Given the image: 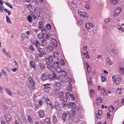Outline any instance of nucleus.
Instances as JSON below:
<instances>
[{
    "mask_svg": "<svg viewBox=\"0 0 124 124\" xmlns=\"http://www.w3.org/2000/svg\"><path fill=\"white\" fill-rule=\"evenodd\" d=\"M102 110L100 109H98L96 111V115L97 118L99 119L102 115Z\"/></svg>",
    "mask_w": 124,
    "mask_h": 124,
    "instance_id": "9",
    "label": "nucleus"
},
{
    "mask_svg": "<svg viewBox=\"0 0 124 124\" xmlns=\"http://www.w3.org/2000/svg\"><path fill=\"white\" fill-rule=\"evenodd\" d=\"M70 105V106L72 108H77L76 107V105L73 102H72L69 103Z\"/></svg>",
    "mask_w": 124,
    "mask_h": 124,
    "instance_id": "27",
    "label": "nucleus"
},
{
    "mask_svg": "<svg viewBox=\"0 0 124 124\" xmlns=\"http://www.w3.org/2000/svg\"><path fill=\"white\" fill-rule=\"evenodd\" d=\"M67 114L68 113H64L62 114V119L64 121H65L66 120V119L67 116Z\"/></svg>",
    "mask_w": 124,
    "mask_h": 124,
    "instance_id": "19",
    "label": "nucleus"
},
{
    "mask_svg": "<svg viewBox=\"0 0 124 124\" xmlns=\"http://www.w3.org/2000/svg\"><path fill=\"white\" fill-rule=\"evenodd\" d=\"M96 101L97 105H99V104L102 102L101 98V97H98L96 99Z\"/></svg>",
    "mask_w": 124,
    "mask_h": 124,
    "instance_id": "20",
    "label": "nucleus"
},
{
    "mask_svg": "<svg viewBox=\"0 0 124 124\" xmlns=\"http://www.w3.org/2000/svg\"><path fill=\"white\" fill-rule=\"evenodd\" d=\"M78 15L80 16L83 17V18H85L86 17L88 18L87 17V14L85 12H83L81 11H78Z\"/></svg>",
    "mask_w": 124,
    "mask_h": 124,
    "instance_id": "7",
    "label": "nucleus"
},
{
    "mask_svg": "<svg viewBox=\"0 0 124 124\" xmlns=\"http://www.w3.org/2000/svg\"><path fill=\"white\" fill-rule=\"evenodd\" d=\"M5 3L7 6L10 7V8L11 9L12 8V6L11 4L8 2H6Z\"/></svg>",
    "mask_w": 124,
    "mask_h": 124,
    "instance_id": "48",
    "label": "nucleus"
},
{
    "mask_svg": "<svg viewBox=\"0 0 124 124\" xmlns=\"http://www.w3.org/2000/svg\"><path fill=\"white\" fill-rule=\"evenodd\" d=\"M110 21V19L109 18L105 19L104 21L106 23H108Z\"/></svg>",
    "mask_w": 124,
    "mask_h": 124,
    "instance_id": "54",
    "label": "nucleus"
},
{
    "mask_svg": "<svg viewBox=\"0 0 124 124\" xmlns=\"http://www.w3.org/2000/svg\"><path fill=\"white\" fill-rule=\"evenodd\" d=\"M38 114L39 116L41 118L43 117L44 115V111L42 110H39L38 111Z\"/></svg>",
    "mask_w": 124,
    "mask_h": 124,
    "instance_id": "14",
    "label": "nucleus"
},
{
    "mask_svg": "<svg viewBox=\"0 0 124 124\" xmlns=\"http://www.w3.org/2000/svg\"><path fill=\"white\" fill-rule=\"evenodd\" d=\"M35 45L36 48H39L40 46V44L39 42L38 41H36V42L35 43Z\"/></svg>",
    "mask_w": 124,
    "mask_h": 124,
    "instance_id": "32",
    "label": "nucleus"
},
{
    "mask_svg": "<svg viewBox=\"0 0 124 124\" xmlns=\"http://www.w3.org/2000/svg\"><path fill=\"white\" fill-rule=\"evenodd\" d=\"M30 64L31 66L35 70L36 68L35 66L34 63L33 61H31L30 62Z\"/></svg>",
    "mask_w": 124,
    "mask_h": 124,
    "instance_id": "22",
    "label": "nucleus"
},
{
    "mask_svg": "<svg viewBox=\"0 0 124 124\" xmlns=\"http://www.w3.org/2000/svg\"><path fill=\"white\" fill-rule=\"evenodd\" d=\"M59 54L58 52L57 51L54 52H53V56L54 58H57L55 60V61H58V59L57 58Z\"/></svg>",
    "mask_w": 124,
    "mask_h": 124,
    "instance_id": "15",
    "label": "nucleus"
},
{
    "mask_svg": "<svg viewBox=\"0 0 124 124\" xmlns=\"http://www.w3.org/2000/svg\"><path fill=\"white\" fill-rule=\"evenodd\" d=\"M43 33H39L38 34V37L39 39H42L43 38Z\"/></svg>",
    "mask_w": 124,
    "mask_h": 124,
    "instance_id": "35",
    "label": "nucleus"
},
{
    "mask_svg": "<svg viewBox=\"0 0 124 124\" xmlns=\"http://www.w3.org/2000/svg\"><path fill=\"white\" fill-rule=\"evenodd\" d=\"M47 76L44 74H42L41 75V78L42 80L43 81L46 80L47 78Z\"/></svg>",
    "mask_w": 124,
    "mask_h": 124,
    "instance_id": "23",
    "label": "nucleus"
},
{
    "mask_svg": "<svg viewBox=\"0 0 124 124\" xmlns=\"http://www.w3.org/2000/svg\"><path fill=\"white\" fill-rule=\"evenodd\" d=\"M6 20L8 23H11V22L9 17L7 16H6Z\"/></svg>",
    "mask_w": 124,
    "mask_h": 124,
    "instance_id": "44",
    "label": "nucleus"
},
{
    "mask_svg": "<svg viewBox=\"0 0 124 124\" xmlns=\"http://www.w3.org/2000/svg\"><path fill=\"white\" fill-rule=\"evenodd\" d=\"M4 54L7 55V56H8L9 57H10V55L9 53L8 52H4Z\"/></svg>",
    "mask_w": 124,
    "mask_h": 124,
    "instance_id": "57",
    "label": "nucleus"
},
{
    "mask_svg": "<svg viewBox=\"0 0 124 124\" xmlns=\"http://www.w3.org/2000/svg\"><path fill=\"white\" fill-rule=\"evenodd\" d=\"M61 74H62L63 77H65L66 76V72L64 71H61L60 72Z\"/></svg>",
    "mask_w": 124,
    "mask_h": 124,
    "instance_id": "34",
    "label": "nucleus"
},
{
    "mask_svg": "<svg viewBox=\"0 0 124 124\" xmlns=\"http://www.w3.org/2000/svg\"><path fill=\"white\" fill-rule=\"evenodd\" d=\"M46 28L47 29H51V25L49 24H47L46 25Z\"/></svg>",
    "mask_w": 124,
    "mask_h": 124,
    "instance_id": "45",
    "label": "nucleus"
},
{
    "mask_svg": "<svg viewBox=\"0 0 124 124\" xmlns=\"http://www.w3.org/2000/svg\"><path fill=\"white\" fill-rule=\"evenodd\" d=\"M120 71L124 74V68H120Z\"/></svg>",
    "mask_w": 124,
    "mask_h": 124,
    "instance_id": "56",
    "label": "nucleus"
},
{
    "mask_svg": "<svg viewBox=\"0 0 124 124\" xmlns=\"http://www.w3.org/2000/svg\"><path fill=\"white\" fill-rule=\"evenodd\" d=\"M50 35V34H47L46 37V38L47 39H48L49 38V36Z\"/></svg>",
    "mask_w": 124,
    "mask_h": 124,
    "instance_id": "63",
    "label": "nucleus"
},
{
    "mask_svg": "<svg viewBox=\"0 0 124 124\" xmlns=\"http://www.w3.org/2000/svg\"><path fill=\"white\" fill-rule=\"evenodd\" d=\"M0 92L1 93H3V88L1 86H0Z\"/></svg>",
    "mask_w": 124,
    "mask_h": 124,
    "instance_id": "60",
    "label": "nucleus"
},
{
    "mask_svg": "<svg viewBox=\"0 0 124 124\" xmlns=\"http://www.w3.org/2000/svg\"><path fill=\"white\" fill-rule=\"evenodd\" d=\"M110 2L112 4H115L116 3L117 0H110Z\"/></svg>",
    "mask_w": 124,
    "mask_h": 124,
    "instance_id": "41",
    "label": "nucleus"
},
{
    "mask_svg": "<svg viewBox=\"0 0 124 124\" xmlns=\"http://www.w3.org/2000/svg\"><path fill=\"white\" fill-rule=\"evenodd\" d=\"M53 120L54 123H56L57 121V119L56 118V117L54 115L53 116Z\"/></svg>",
    "mask_w": 124,
    "mask_h": 124,
    "instance_id": "36",
    "label": "nucleus"
},
{
    "mask_svg": "<svg viewBox=\"0 0 124 124\" xmlns=\"http://www.w3.org/2000/svg\"><path fill=\"white\" fill-rule=\"evenodd\" d=\"M27 119L29 122L31 123L32 121L31 118L30 116H29L27 117Z\"/></svg>",
    "mask_w": 124,
    "mask_h": 124,
    "instance_id": "42",
    "label": "nucleus"
},
{
    "mask_svg": "<svg viewBox=\"0 0 124 124\" xmlns=\"http://www.w3.org/2000/svg\"><path fill=\"white\" fill-rule=\"evenodd\" d=\"M38 50L39 53L38 56L40 57H41L44 54V52L43 49L39 47L38 48Z\"/></svg>",
    "mask_w": 124,
    "mask_h": 124,
    "instance_id": "10",
    "label": "nucleus"
},
{
    "mask_svg": "<svg viewBox=\"0 0 124 124\" xmlns=\"http://www.w3.org/2000/svg\"><path fill=\"white\" fill-rule=\"evenodd\" d=\"M58 94L59 95V97L60 99L64 101H66L67 98L66 97L64 96L63 93L62 92H59L58 93Z\"/></svg>",
    "mask_w": 124,
    "mask_h": 124,
    "instance_id": "5",
    "label": "nucleus"
},
{
    "mask_svg": "<svg viewBox=\"0 0 124 124\" xmlns=\"http://www.w3.org/2000/svg\"><path fill=\"white\" fill-rule=\"evenodd\" d=\"M47 48L49 49V50L51 51H53L54 48L53 47L51 46H49L47 47Z\"/></svg>",
    "mask_w": 124,
    "mask_h": 124,
    "instance_id": "38",
    "label": "nucleus"
},
{
    "mask_svg": "<svg viewBox=\"0 0 124 124\" xmlns=\"http://www.w3.org/2000/svg\"><path fill=\"white\" fill-rule=\"evenodd\" d=\"M32 18L31 16H29L27 17V19L28 21L30 22H31L32 20Z\"/></svg>",
    "mask_w": 124,
    "mask_h": 124,
    "instance_id": "39",
    "label": "nucleus"
},
{
    "mask_svg": "<svg viewBox=\"0 0 124 124\" xmlns=\"http://www.w3.org/2000/svg\"><path fill=\"white\" fill-rule=\"evenodd\" d=\"M31 16L33 17L34 19H37L38 18L37 17L33 14V13L32 12H31Z\"/></svg>",
    "mask_w": 124,
    "mask_h": 124,
    "instance_id": "43",
    "label": "nucleus"
},
{
    "mask_svg": "<svg viewBox=\"0 0 124 124\" xmlns=\"http://www.w3.org/2000/svg\"><path fill=\"white\" fill-rule=\"evenodd\" d=\"M101 92L102 93H103L104 95H105L106 93L105 90L104 88H102V90H101Z\"/></svg>",
    "mask_w": 124,
    "mask_h": 124,
    "instance_id": "49",
    "label": "nucleus"
},
{
    "mask_svg": "<svg viewBox=\"0 0 124 124\" xmlns=\"http://www.w3.org/2000/svg\"><path fill=\"white\" fill-rule=\"evenodd\" d=\"M54 106H55V108L58 111L60 110L61 108V105L58 103H56Z\"/></svg>",
    "mask_w": 124,
    "mask_h": 124,
    "instance_id": "17",
    "label": "nucleus"
},
{
    "mask_svg": "<svg viewBox=\"0 0 124 124\" xmlns=\"http://www.w3.org/2000/svg\"><path fill=\"white\" fill-rule=\"evenodd\" d=\"M90 93L92 96H93L95 94V92H94V90L92 89H91L90 91Z\"/></svg>",
    "mask_w": 124,
    "mask_h": 124,
    "instance_id": "31",
    "label": "nucleus"
},
{
    "mask_svg": "<svg viewBox=\"0 0 124 124\" xmlns=\"http://www.w3.org/2000/svg\"><path fill=\"white\" fill-rule=\"evenodd\" d=\"M72 87L71 84V83H69L68 85V90L69 91H70L71 92L72 91Z\"/></svg>",
    "mask_w": 124,
    "mask_h": 124,
    "instance_id": "25",
    "label": "nucleus"
},
{
    "mask_svg": "<svg viewBox=\"0 0 124 124\" xmlns=\"http://www.w3.org/2000/svg\"><path fill=\"white\" fill-rule=\"evenodd\" d=\"M61 105L62 106L63 108L65 110H67L70 108L69 105L66 104L64 102L61 103Z\"/></svg>",
    "mask_w": 124,
    "mask_h": 124,
    "instance_id": "12",
    "label": "nucleus"
},
{
    "mask_svg": "<svg viewBox=\"0 0 124 124\" xmlns=\"http://www.w3.org/2000/svg\"><path fill=\"white\" fill-rule=\"evenodd\" d=\"M79 111V108L78 107H77L75 108H72L70 111V113L73 116H74L77 114V112Z\"/></svg>",
    "mask_w": 124,
    "mask_h": 124,
    "instance_id": "4",
    "label": "nucleus"
},
{
    "mask_svg": "<svg viewBox=\"0 0 124 124\" xmlns=\"http://www.w3.org/2000/svg\"><path fill=\"white\" fill-rule=\"evenodd\" d=\"M28 80L29 89L30 90H31L34 88L35 85V81L31 77H30L29 78Z\"/></svg>",
    "mask_w": 124,
    "mask_h": 124,
    "instance_id": "2",
    "label": "nucleus"
},
{
    "mask_svg": "<svg viewBox=\"0 0 124 124\" xmlns=\"http://www.w3.org/2000/svg\"><path fill=\"white\" fill-rule=\"evenodd\" d=\"M39 28L41 29L42 32L41 33H43L44 34L46 33V29L45 28H44L42 26L39 27Z\"/></svg>",
    "mask_w": 124,
    "mask_h": 124,
    "instance_id": "24",
    "label": "nucleus"
},
{
    "mask_svg": "<svg viewBox=\"0 0 124 124\" xmlns=\"http://www.w3.org/2000/svg\"><path fill=\"white\" fill-rule=\"evenodd\" d=\"M39 66L40 68L42 69H43L44 68V66L42 64L40 63L39 64Z\"/></svg>",
    "mask_w": 124,
    "mask_h": 124,
    "instance_id": "52",
    "label": "nucleus"
},
{
    "mask_svg": "<svg viewBox=\"0 0 124 124\" xmlns=\"http://www.w3.org/2000/svg\"><path fill=\"white\" fill-rule=\"evenodd\" d=\"M106 62L108 64L110 65H111L112 64V62L110 61V59L108 58H107L106 59Z\"/></svg>",
    "mask_w": 124,
    "mask_h": 124,
    "instance_id": "30",
    "label": "nucleus"
},
{
    "mask_svg": "<svg viewBox=\"0 0 124 124\" xmlns=\"http://www.w3.org/2000/svg\"><path fill=\"white\" fill-rule=\"evenodd\" d=\"M53 59V58L51 56H50L46 58L47 68L51 72H53L52 75H50L49 78L52 79V78H51V77L52 76L53 77L52 78H54L57 79V78L54 74V72L59 73L61 71V69L58 66L59 63V61H55L54 62V67L51 65V63L52 62Z\"/></svg>",
    "mask_w": 124,
    "mask_h": 124,
    "instance_id": "1",
    "label": "nucleus"
},
{
    "mask_svg": "<svg viewBox=\"0 0 124 124\" xmlns=\"http://www.w3.org/2000/svg\"><path fill=\"white\" fill-rule=\"evenodd\" d=\"M51 42L53 46L55 47L57 46V44L56 39H51Z\"/></svg>",
    "mask_w": 124,
    "mask_h": 124,
    "instance_id": "16",
    "label": "nucleus"
},
{
    "mask_svg": "<svg viewBox=\"0 0 124 124\" xmlns=\"http://www.w3.org/2000/svg\"><path fill=\"white\" fill-rule=\"evenodd\" d=\"M121 11V9L120 7H118L117 8L115 11V12L114 14V16H117L118 14L120 13Z\"/></svg>",
    "mask_w": 124,
    "mask_h": 124,
    "instance_id": "8",
    "label": "nucleus"
},
{
    "mask_svg": "<svg viewBox=\"0 0 124 124\" xmlns=\"http://www.w3.org/2000/svg\"><path fill=\"white\" fill-rule=\"evenodd\" d=\"M101 79L102 82H103L105 81V78L104 77L101 76Z\"/></svg>",
    "mask_w": 124,
    "mask_h": 124,
    "instance_id": "58",
    "label": "nucleus"
},
{
    "mask_svg": "<svg viewBox=\"0 0 124 124\" xmlns=\"http://www.w3.org/2000/svg\"><path fill=\"white\" fill-rule=\"evenodd\" d=\"M41 8H35L34 9V12L36 14L38 17L40 16V14L41 13Z\"/></svg>",
    "mask_w": 124,
    "mask_h": 124,
    "instance_id": "6",
    "label": "nucleus"
},
{
    "mask_svg": "<svg viewBox=\"0 0 124 124\" xmlns=\"http://www.w3.org/2000/svg\"><path fill=\"white\" fill-rule=\"evenodd\" d=\"M86 27L87 29H91L93 27V25L91 23H86L85 24Z\"/></svg>",
    "mask_w": 124,
    "mask_h": 124,
    "instance_id": "13",
    "label": "nucleus"
},
{
    "mask_svg": "<svg viewBox=\"0 0 124 124\" xmlns=\"http://www.w3.org/2000/svg\"><path fill=\"white\" fill-rule=\"evenodd\" d=\"M17 70V68H15L12 69V70L14 72H15Z\"/></svg>",
    "mask_w": 124,
    "mask_h": 124,
    "instance_id": "62",
    "label": "nucleus"
},
{
    "mask_svg": "<svg viewBox=\"0 0 124 124\" xmlns=\"http://www.w3.org/2000/svg\"><path fill=\"white\" fill-rule=\"evenodd\" d=\"M46 102L48 104H49L50 105L52 109H54L55 108V106H54L50 102V100H49V101H47Z\"/></svg>",
    "mask_w": 124,
    "mask_h": 124,
    "instance_id": "33",
    "label": "nucleus"
},
{
    "mask_svg": "<svg viewBox=\"0 0 124 124\" xmlns=\"http://www.w3.org/2000/svg\"><path fill=\"white\" fill-rule=\"evenodd\" d=\"M3 7L2 6L0 5V11L2 12L3 11Z\"/></svg>",
    "mask_w": 124,
    "mask_h": 124,
    "instance_id": "59",
    "label": "nucleus"
},
{
    "mask_svg": "<svg viewBox=\"0 0 124 124\" xmlns=\"http://www.w3.org/2000/svg\"><path fill=\"white\" fill-rule=\"evenodd\" d=\"M5 11L7 13L8 15H10L11 14V12L9 11H8L7 9L6 8L4 9Z\"/></svg>",
    "mask_w": 124,
    "mask_h": 124,
    "instance_id": "51",
    "label": "nucleus"
},
{
    "mask_svg": "<svg viewBox=\"0 0 124 124\" xmlns=\"http://www.w3.org/2000/svg\"><path fill=\"white\" fill-rule=\"evenodd\" d=\"M88 85H89L91 86L92 85V78L90 77L89 80L88 81Z\"/></svg>",
    "mask_w": 124,
    "mask_h": 124,
    "instance_id": "46",
    "label": "nucleus"
},
{
    "mask_svg": "<svg viewBox=\"0 0 124 124\" xmlns=\"http://www.w3.org/2000/svg\"><path fill=\"white\" fill-rule=\"evenodd\" d=\"M43 26V23L42 22H39V27L42 26Z\"/></svg>",
    "mask_w": 124,
    "mask_h": 124,
    "instance_id": "53",
    "label": "nucleus"
},
{
    "mask_svg": "<svg viewBox=\"0 0 124 124\" xmlns=\"http://www.w3.org/2000/svg\"><path fill=\"white\" fill-rule=\"evenodd\" d=\"M45 121L48 124H50V121L49 118H46L45 119Z\"/></svg>",
    "mask_w": 124,
    "mask_h": 124,
    "instance_id": "40",
    "label": "nucleus"
},
{
    "mask_svg": "<svg viewBox=\"0 0 124 124\" xmlns=\"http://www.w3.org/2000/svg\"><path fill=\"white\" fill-rule=\"evenodd\" d=\"M29 48L32 50H34V48L32 45H30L29 46Z\"/></svg>",
    "mask_w": 124,
    "mask_h": 124,
    "instance_id": "55",
    "label": "nucleus"
},
{
    "mask_svg": "<svg viewBox=\"0 0 124 124\" xmlns=\"http://www.w3.org/2000/svg\"><path fill=\"white\" fill-rule=\"evenodd\" d=\"M85 5V8L86 9H89L91 7V5L89 3L86 4Z\"/></svg>",
    "mask_w": 124,
    "mask_h": 124,
    "instance_id": "29",
    "label": "nucleus"
},
{
    "mask_svg": "<svg viewBox=\"0 0 124 124\" xmlns=\"http://www.w3.org/2000/svg\"><path fill=\"white\" fill-rule=\"evenodd\" d=\"M85 65L86 66L87 72L90 73L91 71V68L87 62H85Z\"/></svg>",
    "mask_w": 124,
    "mask_h": 124,
    "instance_id": "18",
    "label": "nucleus"
},
{
    "mask_svg": "<svg viewBox=\"0 0 124 124\" xmlns=\"http://www.w3.org/2000/svg\"><path fill=\"white\" fill-rule=\"evenodd\" d=\"M113 83L116 85H118L120 83V79L119 77L114 76L112 77Z\"/></svg>",
    "mask_w": 124,
    "mask_h": 124,
    "instance_id": "3",
    "label": "nucleus"
},
{
    "mask_svg": "<svg viewBox=\"0 0 124 124\" xmlns=\"http://www.w3.org/2000/svg\"><path fill=\"white\" fill-rule=\"evenodd\" d=\"M5 91L6 93L10 96H11L12 94V93L10 92L9 89L8 88H6L5 89Z\"/></svg>",
    "mask_w": 124,
    "mask_h": 124,
    "instance_id": "26",
    "label": "nucleus"
},
{
    "mask_svg": "<svg viewBox=\"0 0 124 124\" xmlns=\"http://www.w3.org/2000/svg\"><path fill=\"white\" fill-rule=\"evenodd\" d=\"M114 107L112 106L111 105L109 106L108 108V110L110 112H112L114 110Z\"/></svg>",
    "mask_w": 124,
    "mask_h": 124,
    "instance_id": "28",
    "label": "nucleus"
},
{
    "mask_svg": "<svg viewBox=\"0 0 124 124\" xmlns=\"http://www.w3.org/2000/svg\"><path fill=\"white\" fill-rule=\"evenodd\" d=\"M71 98V99L72 100H73L74 99V96L72 94H70L69 95Z\"/></svg>",
    "mask_w": 124,
    "mask_h": 124,
    "instance_id": "61",
    "label": "nucleus"
},
{
    "mask_svg": "<svg viewBox=\"0 0 124 124\" xmlns=\"http://www.w3.org/2000/svg\"><path fill=\"white\" fill-rule=\"evenodd\" d=\"M60 62L61 65H63L64 64V63L63 60V59H61Z\"/></svg>",
    "mask_w": 124,
    "mask_h": 124,
    "instance_id": "50",
    "label": "nucleus"
},
{
    "mask_svg": "<svg viewBox=\"0 0 124 124\" xmlns=\"http://www.w3.org/2000/svg\"><path fill=\"white\" fill-rule=\"evenodd\" d=\"M42 101L41 100H40L39 102V105H40L41 106L42 105Z\"/></svg>",
    "mask_w": 124,
    "mask_h": 124,
    "instance_id": "64",
    "label": "nucleus"
},
{
    "mask_svg": "<svg viewBox=\"0 0 124 124\" xmlns=\"http://www.w3.org/2000/svg\"><path fill=\"white\" fill-rule=\"evenodd\" d=\"M50 89V88L49 87H47L46 88H45L44 89V90L45 91L46 93H48Z\"/></svg>",
    "mask_w": 124,
    "mask_h": 124,
    "instance_id": "47",
    "label": "nucleus"
},
{
    "mask_svg": "<svg viewBox=\"0 0 124 124\" xmlns=\"http://www.w3.org/2000/svg\"><path fill=\"white\" fill-rule=\"evenodd\" d=\"M42 45L43 46H44L46 44V41L45 39H43L41 41Z\"/></svg>",
    "mask_w": 124,
    "mask_h": 124,
    "instance_id": "37",
    "label": "nucleus"
},
{
    "mask_svg": "<svg viewBox=\"0 0 124 124\" xmlns=\"http://www.w3.org/2000/svg\"><path fill=\"white\" fill-rule=\"evenodd\" d=\"M5 118L7 121H8L11 119V117L9 114L6 115L5 116Z\"/></svg>",
    "mask_w": 124,
    "mask_h": 124,
    "instance_id": "21",
    "label": "nucleus"
},
{
    "mask_svg": "<svg viewBox=\"0 0 124 124\" xmlns=\"http://www.w3.org/2000/svg\"><path fill=\"white\" fill-rule=\"evenodd\" d=\"M54 85L55 88V89L57 90H59L61 86L60 83L57 82H56L54 83Z\"/></svg>",
    "mask_w": 124,
    "mask_h": 124,
    "instance_id": "11",
    "label": "nucleus"
}]
</instances>
